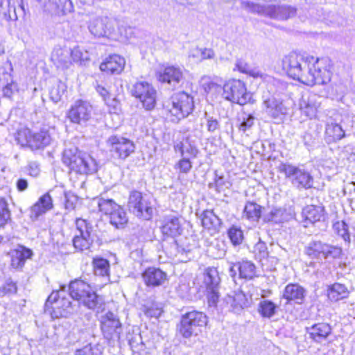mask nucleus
I'll list each match as a JSON object with an SVG mask.
<instances>
[{"mask_svg":"<svg viewBox=\"0 0 355 355\" xmlns=\"http://www.w3.org/2000/svg\"><path fill=\"white\" fill-rule=\"evenodd\" d=\"M71 300H77L89 309H100L103 299L85 281L76 279L68 286L61 285L60 289L53 291L45 303V310L51 309L53 318H67L77 311L76 304Z\"/></svg>","mask_w":355,"mask_h":355,"instance_id":"f257e3e1","label":"nucleus"},{"mask_svg":"<svg viewBox=\"0 0 355 355\" xmlns=\"http://www.w3.org/2000/svg\"><path fill=\"white\" fill-rule=\"evenodd\" d=\"M313 60V56L304 57L301 54L292 52L282 59V68L291 78L304 84V76H306L309 65Z\"/></svg>","mask_w":355,"mask_h":355,"instance_id":"f03ea898","label":"nucleus"},{"mask_svg":"<svg viewBox=\"0 0 355 355\" xmlns=\"http://www.w3.org/2000/svg\"><path fill=\"white\" fill-rule=\"evenodd\" d=\"M99 211L107 216L109 223L115 228L124 229L128 223V217L124 209L112 199L97 198L94 200Z\"/></svg>","mask_w":355,"mask_h":355,"instance_id":"7ed1b4c3","label":"nucleus"},{"mask_svg":"<svg viewBox=\"0 0 355 355\" xmlns=\"http://www.w3.org/2000/svg\"><path fill=\"white\" fill-rule=\"evenodd\" d=\"M331 66L328 58H317L309 65V69L304 76V84L313 86L314 85H326L331 78Z\"/></svg>","mask_w":355,"mask_h":355,"instance_id":"20e7f679","label":"nucleus"},{"mask_svg":"<svg viewBox=\"0 0 355 355\" xmlns=\"http://www.w3.org/2000/svg\"><path fill=\"white\" fill-rule=\"evenodd\" d=\"M243 4L251 12L277 20H287L296 15V8L288 5L262 6L251 1H246Z\"/></svg>","mask_w":355,"mask_h":355,"instance_id":"39448f33","label":"nucleus"},{"mask_svg":"<svg viewBox=\"0 0 355 355\" xmlns=\"http://www.w3.org/2000/svg\"><path fill=\"white\" fill-rule=\"evenodd\" d=\"M127 207L130 213L137 218L150 220L153 216V206L150 197L133 190L130 192Z\"/></svg>","mask_w":355,"mask_h":355,"instance_id":"423d86ee","label":"nucleus"},{"mask_svg":"<svg viewBox=\"0 0 355 355\" xmlns=\"http://www.w3.org/2000/svg\"><path fill=\"white\" fill-rule=\"evenodd\" d=\"M278 171L284 173L292 184L297 189H309L313 187V178L310 173L303 168L290 163H281Z\"/></svg>","mask_w":355,"mask_h":355,"instance_id":"0eeeda50","label":"nucleus"},{"mask_svg":"<svg viewBox=\"0 0 355 355\" xmlns=\"http://www.w3.org/2000/svg\"><path fill=\"white\" fill-rule=\"evenodd\" d=\"M207 322V317L204 313L197 311L188 312L182 316L180 333L185 338L197 336Z\"/></svg>","mask_w":355,"mask_h":355,"instance_id":"6e6552de","label":"nucleus"},{"mask_svg":"<svg viewBox=\"0 0 355 355\" xmlns=\"http://www.w3.org/2000/svg\"><path fill=\"white\" fill-rule=\"evenodd\" d=\"M225 98L239 105H245L250 101L252 94L247 92L245 83L236 79L227 81L223 85Z\"/></svg>","mask_w":355,"mask_h":355,"instance_id":"1a4fd4ad","label":"nucleus"},{"mask_svg":"<svg viewBox=\"0 0 355 355\" xmlns=\"http://www.w3.org/2000/svg\"><path fill=\"white\" fill-rule=\"evenodd\" d=\"M132 95L138 99L147 111L153 110L157 103V91L146 81L137 82L131 89Z\"/></svg>","mask_w":355,"mask_h":355,"instance_id":"9d476101","label":"nucleus"},{"mask_svg":"<svg viewBox=\"0 0 355 355\" xmlns=\"http://www.w3.org/2000/svg\"><path fill=\"white\" fill-rule=\"evenodd\" d=\"M171 101L172 107L169 111L178 120L187 117L194 110L193 96L185 92L174 94Z\"/></svg>","mask_w":355,"mask_h":355,"instance_id":"9b49d317","label":"nucleus"},{"mask_svg":"<svg viewBox=\"0 0 355 355\" xmlns=\"http://www.w3.org/2000/svg\"><path fill=\"white\" fill-rule=\"evenodd\" d=\"M305 253L312 259H339L343 254V250L340 247L320 241H311L305 248Z\"/></svg>","mask_w":355,"mask_h":355,"instance_id":"f8f14e48","label":"nucleus"},{"mask_svg":"<svg viewBox=\"0 0 355 355\" xmlns=\"http://www.w3.org/2000/svg\"><path fill=\"white\" fill-rule=\"evenodd\" d=\"M112 157L120 161H125L135 150V146L129 139L111 136L107 141Z\"/></svg>","mask_w":355,"mask_h":355,"instance_id":"ddd939ff","label":"nucleus"},{"mask_svg":"<svg viewBox=\"0 0 355 355\" xmlns=\"http://www.w3.org/2000/svg\"><path fill=\"white\" fill-rule=\"evenodd\" d=\"M220 278L216 268H208L204 273V284L209 307L216 308L219 299Z\"/></svg>","mask_w":355,"mask_h":355,"instance_id":"4468645a","label":"nucleus"},{"mask_svg":"<svg viewBox=\"0 0 355 355\" xmlns=\"http://www.w3.org/2000/svg\"><path fill=\"white\" fill-rule=\"evenodd\" d=\"M101 329L104 338L111 343L120 339L122 325L117 316L109 311L101 317Z\"/></svg>","mask_w":355,"mask_h":355,"instance_id":"2eb2a0df","label":"nucleus"},{"mask_svg":"<svg viewBox=\"0 0 355 355\" xmlns=\"http://www.w3.org/2000/svg\"><path fill=\"white\" fill-rule=\"evenodd\" d=\"M92 107L87 101L78 100L71 106L67 117L71 122L85 125L92 117Z\"/></svg>","mask_w":355,"mask_h":355,"instance_id":"dca6fc26","label":"nucleus"},{"mask_svg":"<svg viewBox=\"0 0 355 355\" xmlns=\"http://www.w3.org/2000/svg\"><path fill=\"white\" fill-rule=\"evenodd\" d=\"M44 12L51 15L61 16L71 12L73 6L71 0H36Z\"/></svg>","mask_w":355,"mask_h":355,"instance_id":"f3484780","label":"nucleus"},{"mask_svg":"<svg viewBox=\"0 0 355 355\" xmlns=\"http://www.w3.org/2000/svg\"><path fill=\"white\" fill-rule=\"evenodd\" d=\"M88 29L95 37H107L114 31L112 19L107 17H96L90 19Z\"/></svg>","mask_w":355,"mask_h":355,"instance_id":"a211bd4d","label":"nucleus"},{"mask_svg":"<svg viewBox=\"0 0 355 355\" xmlns=\"http://www.w3.org/2000/svg\"><path fill=\"white\" fill-rule=\"evenodd\" d=\"M69 168L78 173L87 175L96 173L98 171V164L92 156L81 152Z\"/></svg>","mask_w":355,"mask_h":355,"instance_id":"6ab92c4d","label":"nucleus"},{"mask_svg":"<svg viewBox=\"0 0 355 355\" xmlns=\"http://www.w3.org/2000/svg\"><path fill=\"white\" fill-rule=\"evenodd\" d=\"M24 135L26 145L32 150L44 148L49 145L52 140L49 131L44 129L36 133H32L29 129H24Z\"/></svg>","mask_w":355,"mask_h":355,"instance_id":"aec40b11","label":"nucleus"},{"mask_svg":"<svg viewBox=\"0 0 355 355\" xmlns=\"http://www.w3.org/2000/svg\"><path fill=\"white\" fill-rule=\"evenodd\" d=\"M161 231L164 236L172 239L182 234L183 227L180 218L173 214L164 216L162 220Z\"/></svg>","mask_w":355,"mask_h":355,"instance_id":"412c9836","label":"nucleus"},{"mask_svg":"<svg viewBox=\"0 0 355 355\" xmlns=\"http://www.w3.org/2000/svg\"><path fill=\"white\" fill-rule=\"evenodd\" d=\"M239 271V277L241 279H252L256 275V266L250 261H238L232 263L229 270L230 275L234 278L236 275V272Z\"/></svg>","mask_w":355,"mask_h":355,"instance_id":"4be33fe9","label":"nucleus"},{"mask_svg":"<svg viewBox=\"0 0 355 355\" xmlns=\"http://www.w3.org/2000/svg\"><path fill=\"white\" fill-rule=\"evenodd\" d=\"M305 330L309 338L315 343H321L331 334L332 327L327 322H318L306 327Z\"/></svg>","mask_w":355,"mask_h":355,"instance_id":"5701e85b","label":"nucleus"},{"mask_svg":"<svg viewBox=\"0 0 355 355\" xmlns=\"http://www.w3.org/2000/svg\"><path fill=\"white\" fill-rule=\"evenodd\" d=\"M320 98L315 94L303 96L299 103L302 113L310 119L315 118L321 105Z\"/></svg>","mask_w":355,"mask_h":355,"instance_id":"b1692460","label":"nucleus"},{"mask_svg":"<svg viewBox=\"0 0 355 355\" xmlns=\"http://www.w3.org/2000/svg\"><path fill=\"white\" fill-rule=\"evenodd\" d=\"M145 284L148 287H157L167 280V274L158 268L149 267L142 273Z\"/></svg>","mask_w":355,"mask_h":355,"instance_id":"393cba45","label":"nucleus"},{"mask_svg":"<svg viewBox=\"0 0 355 355\" xmlns=\"http://www.w3.org/2000/svg\"><path fill=\"white\" fill-rule=\"evenodd\" d=\"M184 78L183 72L179 67L170 66L166 67L163 71L159 72L158 76L159 81L167 83L173 88L182 82Z\"/></svg>","mask_w":355,"mask_h":355,"instance_id":"a878e982","label":"nucleus"},{"mask_svg":"<svg viewBox=\"0 0 355 355\" xmlns=\"http://www.w3.org/2000/svg\"><path fill=\"white\" fill-rule=\"evenodd\" d=\"M51 60L60 69H68L72 64L71 49L67 46H55L51 53Z\"/></svg>","mask_w":355,"mask_h":355,"instance_id":"bb28decb","label":"nucleus"},{"mask_svg":"<svg viewBox=\"0 0 355 355\" xmlns=\"http://www.w3.org/2000/svg\"><path fill=\"white\" fill-rule=\"evenodd\" d=\"M53 207V200L49 193L42 196L31 207L30 217L32 220H37L40 216L46 214Z\"/></svg>","mask_w":355,"mask_h":355,"instance_id":"cd10ccee","label":"nucleus"},{"mask_svg":"<svg viewBox=\"0 0 355 355\" xmlns=\"http://www.w3.org/2000/svg\"><path fill=\"white\" fill-rule=\"evenodd\" d=\"M125 60L121 56L114 54L107 58L100 65V69L107 74H119L124 68Z\"/></svg>","mask_w":355,"mask_h":355,"instance_id":"c85d7f7f","label":"nucleus"},{"mask_svg":"<svg viewBox=\"0 0 355 355\" xmlns=\"http://www.w3.org/2000/svg\"><path fill=\"white\" fill-rule=\"evenodd\" d=\"M306 291L297 284H288L284 291L283 298L287 300L286 303L294 302L302 304L304 302Z\"/></svg>","mask_w":355,"mask_h":355,"instance_id":"c756f323","label":"nucleus"},{"mask_svg":"<svg viewBox=\"0 0 355 355\" xmlns=\"http://www.w3.org/2000/svg\"><path fill=\"white\" fill-rule=\"evenodd\" d=\"M201 222L202 226L211 234L218 233L223 225L222 219L212 209H206L201 214Z\"/></svg>","mask_w":355,"mask_h":355,"instance_id":"7c9ffc66","label":"nucleus"},{"mask_svg":"<svg viewBox=\"0 0 355 355\" xmlns=\"http://www.w3.org/2000/svg\"><path fill=\"white\" fill-rule=\"evenodd\" d=\"M324 207L320 205H309L304 207L302 211V217L304 218V226L309 223L313 224L320 221L324 217Z\"/></svg>","mask_w":355,"mask_h":355,"instance_id":"2f4dec72","label":"nucleus"},{"mask_svg":"<svg viewBox=\"0 0 355 355\" xmlns=\"http://www.w3.org/2000/svg\"><path fill=\"white\" fill-rule=\"evenodd\" d=\"M227 303L230 304V311L235 313H240L244 309L248 308L250 301L242 291L234 292L233 295H228Z\"/></svg>","mask_w":355,"mask_h":355,"instance_id":"473e14b6","label":"nucleus"},{"mask_svg":"<svg viewBox=\"0 0 355 355\" xmlns=\"http://www.w3.org/2000/svg\"><path fill=\"white\" fill-rule=\"evenodd\" d=\"M263 103L267 114L275 119H281L288 114V109L282 101L272 98L265 100Z\"/></svg>","mask_w":355,"mask_h":355,"instance_id":"72a5a7b5","label":"nucleus"},{"mask_svg":"<svg viewBox=\"0 0 355 355\" xmlns=\"http://www.w3.org/2000/svg\"><path fill=\"white\" fill-rule=\"evenodd\" d=\"M187 238L180 239L179 241L173 239L171 246V255L180 257L179 259L182 261H184V259L188 258V254H190L191 251V245L187 243Z\"/></svg>","mask_w":355,"mask_h":355,"instance_id":"f704fd0d","label":"nucleus"},{"mask_svg":"<svg viewBox=\"0 0 355 355\" xmlns=\"http://www.w3.org/2000/svg\"><path fill=\"white\" fill-rule=\"evenodd\" d=\"M327 297L331 302H337L347 297L349 291L345 285L334 283L328 286Z\"/></svg>","mask_w":355,"mask_h":355,"instance_id":"c9c22d12","label":"nucleus"},{"mask_svg":"<svg viewBox=\"0 0 355 355\" xmlns=\"http://www.w3.org/2000/svg\"><path fill=\"white\" fill-rule=\"evenodd\" d=\"M262 209L263 207L259 204L248 201L243 211V218L251 222H258L261 216Z\"/></svg>","mask_w":355,"mask_h":355,"instance_id":"e433bc0d","label":"nucleus"},{"mask_svg":"<svg viewBox=\"0 0 355 355\" xmlns=\"http://www.w3.org/2000/svg\"><path fill=\"white\" fill-rule=\"evenodd\" d=\"M290 215L282 208H272L268 214L263 216V220L266 223H281L287 221L290 218Z\"/></svg>","mask_w":355,"mask_h":355,"instance_id":"4c0bfd02","label":"nucleus"},{"mask_svg":"<svg viewBox=\"0 0 355 355\" xmlns=\"http://www.w3.org/2000/svg\"><path fill=\"white\" fill-rule=\"evenodd\" d=\"M325 134L329 142H335L345 137V131L338 123H329L327 125Z\"/></svg>","mask_w":355,"mask_h":355,"instance_id":"58836bf2","label":"nucleus"},{"mask_svg":"<svg viewBox=\"0 0 355 355\" xmlns=\"http://www.w3.org/2000/svg\"><path fill=\"white\" fill-rule=\"evenodd\" d=\"M94 242V236L75 235L73 239V247L78 251L89 250Z\"/></svg>","mask_w":355,"mask_h":355,"instance_id":"ea45409f","label":"nucleus"},{"mask_svg":"<svg viewBox=\"0 0 355 355\" xmlns=\"http://www.w3.org/2000/svg\"><path fill=\"white\" fill-rule=\"evenodd\" d=\"M93 266L96 275L103 277L109 275L110 263L107 259L101 257L94 258Z\"/></svg>","mask_w":355,"mask_h":355,"instance_id":"a19ab883","label":"nucleus"},{"mask_svg":"<svg viewBox=\"0 0 355 355\" xmlns=\"http://www.w3.org/2000/svg\"><path fill=\"white\" fill-rule=\"evenodd\" d=\"M277 308V306L272 301L263 300L259 304L258 311L263 318H270L275 315Z\"/></svg>","mask_w":355,"mask_h":355,"instance_id":"79ce46f5","label":"nucleus"},{"mask_svg":"<svg viewBox=\"0 0 355 355\" xmlns=\"http://www.w3.org/2000/svg\"><path fill=\"white\" fill-rule=\"evenodd\" d=\"M207 252L213 258L221 259L226 253L225 245L223 242L215 240L209 246Z\"/></svg>","mask_w":355,"mask_h":355,"instance_id":"37998d69","label":"nucleus"},{"mask_svg":"<svg viewBox=\"0 0 355 355\" xmlns=\"http://www.w3.org/2000/svg\"><path fill=\"white\" fill-rule=\"evenodd\" d=\"M3 65L0 66V86L12 83L10 72L12 70V64L8 58L2 62Z\"/></svg>","mask_w":355,"mask_h":355,"instance_id":"c03bdc74","label":"nucleus"},{"mask_svg":"<svg viewBox=\"0 0 355 355\" xmlns=\"http://www.w3.org/2000/svg\"><path fill=\"white\" fill-rule=\"evenodd\" d=\"M71 55L73 62H80V64H85V62L90 60L89 51L79 46L71 49Z\"/></svg>","mask_w":355,"mask_h":355,"instance_id":"a18cd8bd","label":"nucleus"},{"mask_svg":"<svg viewBox=\"0 0 355 355\" xmlns=\"http://www.w3.org/2000/svg\"><path fill=\"white\" fill-rule=\"evenodd\" d=\"M82 151H80L77 147L71 146L64 149L62 153V162L68 167L73 164V161L76 159Z\"/></svg>","mask_w":355,"mask_h":355,"instance_id":"49530a36","label":"nucleus"},{"mask_svg":"<svg viewBox=\"0 0 355 355\" xmlns=\"http://www.w3.org/2000/svg\"><path fill=\"white\" fill-rule=\"evenodd\" d=\"M236 67L240 72L248 74L254 78L262 76L261 71L255 68H252L249 64L242 60L236 61Z\"/></svg>","mask_w":355,"mask_h":355,"instance_id":"de8ad7c7","label":"nucleus"},{"mask_svg":"<svg viewBox=\"0 0 355 355\" xmlns=\"http://www.w3.org/2000/svg\"><path fill=\"white\" fill-rule=\"evenodd\" d=\"M76 230L78 231V235L93 236V226L91 223L83 218H77L76 220Z\"/></svg>","mask_w":355,"mask_h":355,"instance_id":"09e8293b","label":"nucleus"},{"mask_svg":"<svg viewBox=\"0 0 355 355\" xmlns=\"http://www.w3.org/2000/svg\"><path fill=\"white\" fill-rule=\"evenodd\" d=\"M227 235L233 245H237L242 243L243 232L240 228L232 226L227 231Z\"/></svg>","mask_w":355,"mask_h":355,"instance_id":"8fccbe9b","label":"nucleus"},{"mask_svg":"<svg viewBox=\"0 0 355 355\" xmlns=\"http://www.w3.org/2000/svg\"><path fill=\"white\" fill-rule=\"evenodd\" d=\"M10 218V213L8 207L7 202L0 199V227H3Z\"/></svg>","mask_w":355,"mask_h":355,"instance_id":"3c124183","label":"nucleus"},{"mask_svg":"<svg viewBox=\"0 0 355 355\" xmlns=\"http://www.w3.org/2000/svg\"><path fill=\"white\" fill-rule=\"evenodd\" d=\"M19 249L11 250L9 253L11 259V266L15 268H21L22 262V246Z\"/></svg>","mask_w":355,"mask_h":355,"instance_id":"603ef678","label":"nucleus"},{"mask_svg":"<svg viewBox=\"0 0 355 355\" xmlns=\"http://www.w3.org/2000/svg\"><path fill=\"white\" fill-rule=\"evenodd\" d=\"M17 286L10 279L0 284V296L3 297L6 295L15 294L17 292Z\"/></svg>","mask_w":355,"mask_h":355,"instance_id":"864d4df0","label":"nucleus"},{"mask_svg":"<svg viewBox=\"0 0 355 355\" xmlns=\"http://www.w3.org/2000/svg\"><path fill=\"white\" fill-rule=\"evenodd\" d=\"M175 168L180 173L187 174L192 168V164L189 157H183L176 163Z\"/></svg>","mask_w":355,"mask_h":355,"instance_id":"5fc2aeb1","label":"nucleus"},{"mask_svg":"<svg viewBox=\"0 0 355 355\" xmlns=\"http://www.w3.org/2000/svg\"><path fill=\"white\" fill-rule=\"evenodd\" d=\"M335 227L337 230L338 234L346 242L350 241V235L348 231V225L344 221L337 223L335 224Z\"/></svg>","mask_w":355,"mask_h":355,"instance_id":"6e6d98bb","label":"nucleus"},{"mask_svg":"<svg viewBox=\"0 0 355 355\" xmlns=\"http://www.w3.org/2000/svg\"><path fill=\"white\" fill-rule=\"evenodd\" d=\"M255 118L252 114H246L244 113L243 121L239 125V130L245 132L246 130L251 128L254 124Z\"/></svg>","mask_w":355,"mask_h":355,"instance_id":"4d7b16f0","label":"nucleus"},{"mask_svg":"<svg viewBox=\"0 0 355 355\" xmlns=\"http://www.w3.org/2000/svg\"><path fill=\"white\" fill-rule=\"evenodd\" d=\"M256 255L260 259H265L268 256V248L266 243L259 241L254 247Z\"/></svg>","mask_w":355,"mask_h":355,"instance_id":"13d9d810","label":"nucleus"},{"mask_svg":"<svg viewBox=\"0 0 355 355\" xmlns=\"http://www.w3.org/2000/svg\"><path fill=\"white\" fill-rule=\"evenodd\" d=\"M83 334V331L82 329L77 327L72 328L67 335L68 343L70 344H74L80 341L82 338Z\"/></svg>","mask_w":355,"mask_h":355,"instance_id":"bf43d9fd","label":"nucleus"},{"mask_svg":"<svg viewBox=\"0 0 355 355\" xmlns=\"http://www.w3.org/2000/svg\"><path fill=\"white\" fill-rule=\"evenodd\" d=\"M194 52L191 55L196 57L200 55L201 60L211 59L214 56V52L211 49H196Z\"/></svg>","mask_w":355,"mask_h":355,"instance_id":"052dcab7","label":"nucleus"},{"mask_svg":"<svg viewBox=\"0 0 355 355\" xmlns=\"http://www.w3.org/2000/svg\"><path fill=\"white\" fill-rule=\"evenodd\" d=\"M11 0H0V15H3L7 19H12L10 14Z\"/></svg>","mask_w":355,"mask_h":355,"instance_id":"680f3d73","label":"nucleus"},{"mask_svg":"<svg viewBox=\"0 0 355 355\" xmlns=\"http://www.w3.org/2000/svg\"><path fill=\"white\" fill-rule=\"evenodd\" d=\"M144 314L150 318H158L160 316L162 311L157 306H145L144 310Z\"/></svg>","mask_w":355,"mask_h":355,"instance_id":"e2e57ef3","label":"nucleus"},{"mask_svg":"<svg viewBox=\"0 0 355 355\" xmlns=\"http://www.w3.org/2000/svg\"><path fill=\"white\" fill-rule=\"evenodd\" d=\"M207 130L209 132H214L219 129L220 124L216 119H214L213 116H207Z\"/></svg>","mask_w":355,"mask_h":355,"instance_id":"0e129e2a","label":"nucleus"},{"mask_svg":"<svg viewBox=\"0 0 355 355\" xmlns=\"http://www.w3.org/2000/svg\"><path fill=\"white\" fill-rule=\"evenodd\" d=\"M199 153L198 149L196 146L189 143L187 145L184 144V155L187 154L192 158H196Z\"/></svg>","mask_w":355,"mask_h":355,"instance_id":"69168bd1","label":"nucleus"},{"mask_svg":"<svg viewBox=\"0 0 355 355\" xmlns=\"http://www.w3.org/2000/svg\"><path fill=\"white\" fill-rule=\"evenodd\" d=\"M27 171H28V175L31 176L37 177L40 171L39 164L36 162H29L27 166Z\"/></svg>","mask_w":355,"mask_h":355,"instance_id":"338daca9","label":"nucleus"},{"mask_svg":"<svg viewBox=\"0 0 355 355\" xmlns=\"http://www.w3.org/2000/svg\"><path fill=\"white\" fill-rule=\"evenodd\" d=\"M92 349L90 345H87L82 349H77L75 355H92Z\"/></svg>","mask_w":355,"mask_h":355,"instance_id":"774afa93","label":"nucleus"}]
</instances>
